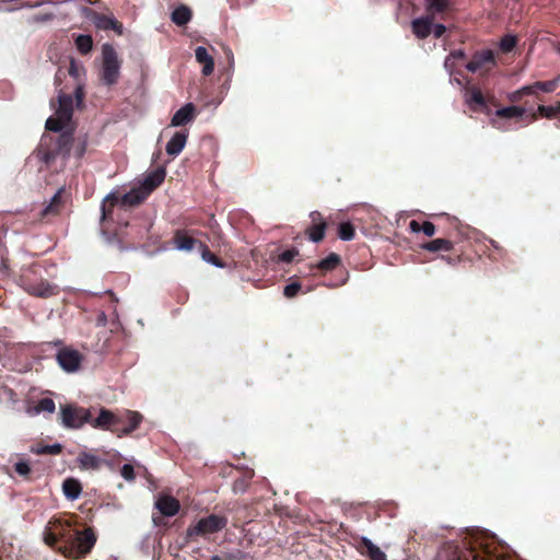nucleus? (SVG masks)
Listing matches in <instances>:
<instances>
[{
  "instance_id": "nucleus-1",
  "label": "nucleus",
  "mask_w": 560,
  "mask_h": 560,
  "mask_svg": "<svg viewBox=\"0 0 560 560\" xmlns=\"http://www.w3.org/2000/svg\"><path fill=\"white\" fill-rule=\"evenodd\" d=\"M50 524L60 541L58 550L67 558L83 559L96 544L97 536L94 529L92 527L78 529L74 517H54Z\"/></svg>"
},
{
  "instance_id": "nucleus-2",
  "label": "nucleus",
  "mask_w": 560,
  "mask_h": 560,
  "mask_svg": "<svg viewBox=\"0 0 560 560\" xmlns=\"http://www.w3.org/2000/svg\"><path fill=\"white\" fill-rule=\"evenodd\" d=\"M143 420L139 411L124 410L114 412L106 408H101L100 413L94 418L92 428L110 431L117 438L130 435L136 431Z\"/></svg>"
},
{
  "instance_id": "nucleus-3",
  "label": "nucleus",
  "mask_w": 560,
  "mask_h": 560,
  "mask_svg": "<svg viewBox=\"0 0 560 560\" xmlns=\"http://www.w3.org/2000/svg\"><path fill=\"white\" fill-rule=\"evenodd\" d=\"M228 525V518L223 515L210 514L191 524L186 529V539L196 540L198 537L206 538L211 534L221 532Z\"/></svg>"
},
{
  "instance_id": "nucleus-4",
  "label": "nucleus",
  "mask_w": 560,
  "mask_h": 560,
  "mask_svg": "<svg viewBox=\"0 0 560 560\" xmlns=\"http://www.w3.org/2000/svg\"><path fill=\"white\" fill-rule=\"evenodd\" d=\"M74 138L72 132L65 131L56 137L51 145L46 149H40V160L46 164L50 165L57 158L67 160L70 156L71 149L73 147Z\"/></svg>"
},
{
  "instance_id": "nucleus-5",
  "label": "nucleus",
  "mask_w": 560,
  "mask_h": 560,
  "mask_svg": "<svg viewBox=\"0 0 560 560\" xmlns=\"http://www.w3.org/2000/svg\"><path fill=\"white\" fill-rule=\"evenodd\" d=\"M102 80L103 82L112 86L118 82L120 75L121 61L118 58V54L115 48L105 44L102 47Z\"/></svg>"
},
{
  "instance_id": "nucleus-6",
  "label": "nucleus",
  "mask_w": 560,
  "mask_h": 560,
  "mask_svg": "<svg viewBox=\"0 0 560 560\" xmlns=\"http://www.w3.org/2000/svg\"><path fill=\"white\" fill-rule=\"evenodd\" d=\"M61 423L68 429H80L85 423L92 425L93 418L89 409L71 404L60 406Z\"/></svg>"
},
{
  "instance_id": "nucleus-7",
  "label": "nucleus",
  "mask_w": 560,
  "mask_h": 560,
  "mask_svg": "<svg viewBox=\"0 0 560 560\" xmlns=\"http://www.w3.org/2000/svg\"><path fill=\"white\" fill-rule=\"evenodd\" d=\"M20 282L25 292L37 298L47 299L59 292L56 284H51L45 279H32L28 275L21 276Z\"/></svg>"
},
{
  "instance_id": "nucleus-8",
  "label": "nucleus",
  "mask_w": 560,
  "mask_h": 560,
  "mask_svg": "<svg viewBox=\"0 0 560 560\" xmlns=\"http://www.w3.org/2000/svg\"><path fill=\"white\" fill-rule=\"evenodd\" d=\"M560 83V74L549 81H536L533 84L525 85L511 94L512 102H520L524 95H538V93H552Z\"/></svg>"
},
{
  "instance_id": "nucleus-9",
  "label": "nucleus",
  "mask_w": 560,
  "mask_h": 560,
  "mask_svg": "<svg viewBox=\"0 0 560 560\" xmlns=\"http://www.w3.org/2000/svg\"><path fill=\"white\" fill-rule=\"evenodd\" d=\"M68 201V194L65 187H61L52 196L49 203L39 212V220L50 222L54 218L60 215Z\"/></svg>"
},
{
  "instance_id": "nucleus-10",
  "label": "nucleus",
  "mask_w": 560,
  "mask_h": 560,
  "mask_svg": "<svg viewBox=\"0 0 560 560\" xmlns=\"http://www.w3.org/2000/svg\"><path fill=\"white\" fill-rule=\"evenodd\" d=\"M56 359L63 371L74 373L80 369L83 355L78 350L63 347L57 352Z\"/></svg>"
},
{
  "instance_id": "nucleus-11",
  "label": "nucleus",
  "mask_w": 560,
  "mask_h": 560,
  "mask_svg": "<svg viewBox=\"0 0 560 560\" xmlns=\"http://www.w3.org/2000/svg\"><path fill=\"white\" fill-rule=\"evenodd\" d=\"M495 65V58L492 50L487 49L474 54L471 60L466 65L469 72H488Z\"/></svg>"
},
{
  "instance_id": "nucleus-12",
  "label": "nucleus",
  "mask_w": 560,
  "mask_h": 560,
  "mask_svg": "<svg viewBox=\"0 0 560 560\" xmlns=\"http://www.w3.org/2000/svg\"><path fill=\"white\" fill-rule=\"evenodd\" d=\"M88 16L91 19L96 28L103 31L113 30L119 35L122 34V24L114 16H109L92 10H90V14Z\"/></svg>"
},
{
  "instance_id": "nucleus-13",
  "label": "nucleus",
  "mask_w": 560,
  "mask_h": 560,
  "mask_svg": "<svg viewBox=\"0 0 560 560\" xmlns=\"http://www.w3.org/2000/svg\"><path fill=\"white\" fill-rule=\"evenodd\" d=\"M200 241L195 238L189 231L177 229L172 237V244L177 250L191 252L196 245L199 246Z\"/></svg>"
},
{
  "instance_id": "nucleus-14",
  "label": "nucleus",
  "mask_w": 560,
  "mask_h": 560,
  "mask_svg": "<svg viewBox=\"0 0 560 560\" xmlns=\"http://www.w3.org/2000/svg\"><path fill=\"white\" fill-rule=\"evenodd\" d=\"M166 171L160 166L145 175L139 187L148 195L155 190L165 179Z\"/></svg>"
},
{
  "instance_id": "nucleus-15",
  "label": "nucleus",
  "mask_w": 560,
  "mask_h": 560,
  "mask_svg": "<svg viewBox=\"0 0 560 560\" xmlns=\"http://www.w3.org/2000/svg\"><path fill=\"white\" fill-rule=\"evenodd\" d=\"M154 506L160 511L162 516L167 517L176 515L180 510L179 501L176 498L168 494L160 495L155 501Z\"/></svg>"
},
{
  "instance_id": "nucleus-16",
  "label": "nucleus",
  "mask_w": 560,
  "mask_h": 560,
  "mask_svg": "<svg viewBox=\"0 0 560 560\" xmlns=\"http://www.w3.org/2000/svg\"><path fill=\"white\" fill-rule=\"evenodd\" d=\"M312 219V225L306 230L310 240L315 243L320 242L325 236L326 222L324 221L320 212L313 211L310 214Z\"/></svg>"
},
{
  "instance_id": "nucleus-17",
  "label": "nucleus",
  "mask_w": 560,
  "mask_h": 560,
  "mask_svg": "<svg viewBox=\"0 0 560 560\" xmlns=\"http://www.w3.org/2000/svg\"><path fill=\"white\" fill-rule=\"evenodd\" d=\"M196 117V106L192 103H187L180 107L172 117L171 126L179 127L185 126L192 121Z\"/></svg>"
},
{
  "instance_id": "nucleus-18",
  "label": "nucleus",
  "mask_w": 560,
  "mask_h": 560,
  "mask_svg": "<svg viewBox=\"0 0 560 560\" xmlns=\"http://www.w3.org/2000/svg\"><path fill=\"white\" fill-rule=\"evenodd\" d=\"M433 15L421 16L412 20V33L420 39L427 38L432 33Z\"/></svg>"
},
{
  "instance_id": "nucleus-19",
  "label": "nucleus",
  "mask_w": 560,
  "mask_h": 560,
  "mask_svg": "<svg viewBox=\"0 0 560 560\" xmlns=\"http://www.w3.org/2000/svg\"><path fill=\"white\" fill-rule=\"evenodd\" d=\"M149 196L139 187H133L130 191L119 196L121 208L136 207L142 203Z\"/></svg>"
},
{
  "instance_id": "nucleus-20",
  "label": "nucleus",
  "mask_w": 560,
  "mask_h": 560,
  "mask_svg": "<svg viewBox=\"0 0 560 560\" xmlns=\"http://www.w3.org/2000/svg\"><path fill=\"white\" fill-rule=\"evenodd\" d=\"M56 115L66 118V121H70L73 115V98L72 95L60 93L58 96V108Z\"/></svg>"
},
{
  "instance_id": "nucleus-21",
  "label": "nucleus",
  "mask_w": 560,
  "mask_h": 560,
  "mask_svg": "<svg viewBox=\"0 0 560 560\" xmlns=\"http://www.w3.org/2000/svg\"><path fill=\"white\" fill-rule=\"evenodd\" d=\"M187 138H188L187 130L175 132V135L171 138V140L166 144L167 154L172 155V156L178 155L185 148Z\"/></svg>"
},
{
  "instance_id": "nucleus-22",
  "label": "nucleus",
  "mask_w": 560,
  "mask_h": 560,
  "mask_svg": "<svg viewBox=\"0 0 560 560\" xmlns=\"http://www.w3.org/2000/svg\"><path fill=\"white\" fill-rule=\"evenodd\" d=\"M79 468L82 470H97L104 460L89 452H81L77 458Z\"/></svg>"
},
{
  "instance_id": "nucleus-23",
  "label": "nucleus",
  "mask_w": 560,
  "mask_h": 560,
  "mask_svg": "<svg viewBox=\"0 0 560 560\" xmlns=\"http://www.w3.org/2000/svg\"><path fill=\"white\" fill-rule=\"evenodd\" d=\"M116 206L120 207L119 195L116 192H110L105 197L101 206L102 222L113 220V211Z\"/></svg>"
},
{
  "instance_id": "nucleus-24",
  "label": "nucleus",
  "mask_w": 560,
  "mask_h": 560,
  "mask_svg": "<svg viewBox=\"0 0 560 560\" xmlns=\"http://www.w3.org/2000/svg\"><path fill=\"white\" fill-rule=\"evenodd\" d=\"M196 60L202 65V74L208 77L214 70V61L206 47L198 46L195 50Z\"/></svg>"
},
{
  "instance_id": "nucleus-25",
  "label": "nucleus",
  "mask_w": 560,
  "mask_h": 560,
  "mask_svg": "<svg viewBox=\"0 0 560 560\" xmlns=\"http://www.w3.org/2000/svg\"><path fill=\"white\" fill-rule=\"evenodd\" d=\"M467 103L475 112L488 110V98L482 94L479 89H471L468 91Z\"/></svg>"
},
{
  "instance_id": "nucleus-26",
  "label": "nucleus",
  "mask_w": 560,
  "mask_h": 560,
  "mask_svg": "<svg viewBox=\"0 0 560 560\" xmlns=\"http://www.w3.org/2000/svg\"><path fill=\"white\" fill-rule=\"evenodd\" d=\"M62 491L68 500L74 501L82 493V485L75 478H67L62 482Z\"/></svg>"
},
{
  "instance_id": "nucleus-27",
  "label": "nucleus",
  "mask_w": 560,
  "mask_h": 560,
  "mask_svg": "<svg viewBox=\"0 0 560 560\" xmlns=\"http://www.w3.org/2000/svg\"><path fill=\"white\" fill-rule=\"evenodd\" d=\"M421 248L431 252H451L454 248V243L451 240L447 238H435L430 242L423 243L421 245Z\"/></svg>"
},
{
  "instance_id": "nucleus-28",
  "label": "nucleus",
  "mask_w": 560,
  "mask_h": 560,
  "mask_svg": "<svg viewBox=\"0 0 560 560\" xmlns=\"http://www.w3.org/2000/svg\"><path fill=\"white\" fill-rule=\"evenodd\" d=\"M192 18V12L191 10L185 5V4H180L178 5L171 14V20L173 23H175L176 25L178 26H184L186 25L187 23L190 22Z\"/></svg>"
},
{
  "instance_id": "nucleus-29",
  "label": "nucleus",
  "mask_w": 560,
  "mask_h": 560,
  "mask_svg": "<svg viewBox=\"0 0 560 560\" xmlns=\"http://www.w3.org/2000/svg\"><path fill=\"white\" fill-rule=\"evenodd\" d=\"M340 262V256L336 253H330L326 258L322 259L315 268L324 273L336 269Z\"/></svg>"
},
{
  "instance_id": "nucleus-30",
  "label": "nucleus",
  "mask_w": 560,
  "mask_h": 560,
  "mask_svg": "<svg viewBox=\"0 0 560 560\" xmlns=\"http://www.w3.org/2000/svg\"><path fill=\"white\" fill-rule=\"evenodd\" d=\"M198 248L201 253V258L205 261H207L215 267H219V268L225 267V264L223 262V260L221 258H219L218 256H215L205 243H202V242L199 243Z\"/></svg>"
},
{
  "instance_id": "nucleus-31",
  "label": "nucleus",
  "mask_w": 560,
  "mask_h": 560,
  "mask_svg": "<svg viewBox=\"0 0 560 560\" xmlns=\"http://www.w3.org/2000/svg\"><path fill=\"white\" fill-rule=\"evenodd\" d=\"M362 545L366 548V555L370 560H386V555L370 539L363 538Z\"/></svg>"
},
{
  "instance_id": "nucleus-32",
  "label": "nucleus",
  "mask_w": 560,
  "mask_h": 560,
  "mask_svg": "<svg viewBox=\"0 0 560 560\" xmlns=\"http://www.w3.org/2000/svg\"><path fill=\"white\" fill-rule=\"evenodd\" d=\"M62 450L63 447L59 443L52 445H36L31 447V452L37 455H59L62 452Z\"/></svg>"
},
{
  "instance_id": "nucleus-33",
  "label": "nucleus",
  "mask_w": 560,
  "mask_h": 560,
  "mask_svg": "<svg viewBox=\"0 0 560 560\" xmlns=\"http://www.w3.org/2000/svg\"><path fill=\"white\" fill-rule=\"evenodd\" d=\"M77 49L82 54L86 55L91 52L93 48V39L91 35L80 34L75 38Z\"/></svg>"
},
{
  "instance_id": "nucleus-34",
  "label": "nucleus",
  "mask_w": 560,
  "mask_h": 560,
  "mask_svg": "<svg viewBox=\"0 0 560 560\" xmlns=\"http://www.w3.org/2000/svg\"><path fill=\"white\" fill-rule=\"evenodd\" d=\"M525 114V108L520 106H508L500 108L495 112V115L500 118H515L521 117Z\"/></svg>"
},
{
  "instance_id": "nucleus-35",
  "label": "nucleus",
  "mask_w": 560,
  "mask_h": 560,
  "mask_svg": "<svg viewBox=\"0 0 560 560\" xmlns=\"http://www.w3.org/2000/svg\"><path fill=\"white\" fill-rule=\"evenodd\" d=\"M427 10L432 13V15L435 13H443L450 7V0H427Z\"/></svg>"
},
{
  "instance_id": "nucleus-36",
  "label": "nucleus",
  "mask_w": 560,
  "mask_h": 560,
  "mask_svg": "<svg viewBox=\"0 0 560 560\" xmlns=\"http://www.w3.org/2000/svg\"><path fill=\"white\" fill-rule=\"evenodd\" d=\"M338 236L343 241H351L355 236V229L350 222H342L338 228Z\"/></svg>"
},
{
  "instance_id": "nucleus-37",
  "label": "nucleus",
  "mask_w": 560,
  "mask_h": 560,
  "mask_svg": "<svg viewBox=\"0 0 560 560\" xmlns=\"http://www.w3.org/2000/svg\"><path fill=\"white\" fill-rule=\"evenodd\" d=\"M44 541L47 546L51 548H58L60 546V541L58 536L55 534L54 526L48 523V526L44 530Z\"/></svg>"
},
{
  "instance_id": "nucleus-38",
  "label": "nucleus",
  "mask_w": 560,
  "mask_h": 560,
  "mask_svg": "<svg viewBox=\"0 0 560 560\" xmlns=\"http://www.w3.org/2000/svg\"><path fill=\"white\" fill-rule=\"evenodd\" d=\"M69 121H66V118H61L56 115V117H49L46 120V129L49 131L58 132L62 130V128L68 124Z\"/></svg>"
},
{
  "instance_id": "nucleus-39",
  "label": "nucleus",
  "mask_w": 560,
  "mask_h": 560,
  "mask_svg": "<svg viewBox=\"0 0 560 560\" xmlns=\"http://www.w3.org/2000/svg\"><path fill=\"white\" fill-rule=\"evenodd\" d=\"M538 113L540 116L546 118H555L560 114V103L557 106L539 105Z\"/></svg>"
},
{
  "instance_id": "nucleus-40",
  "label": "nucleus",
  "mask_w": 560,
  "mask_h": 560,
  "mask_svg": "<svg viewBox=\"0 0 560 560\" xmlns=\"http://www.w3.org/2000/svg\"><path fill=\"white\" fill-rule=\"evenodd\" d=\"M516 37L513 35H505L500 42V48L503 52L512 51L516 46Z\"/></svg>"
},
{
  "instance_id": "nucleus-41",
  "label": "nucleus",
  "mask_w": 560,
  "mask_h": 560,
  "mask_svg": "<svg viewBox=\"0 0 560 560\" xmlns=\"http://www.w3.org/2000/svg\"><path fill=\"white\" fill-rule=\"evenodd\" d=\"M55 19V14L51 12L37 13L30 18V23L32 24H42L50 22Z\"/></svg>"
},
{
  "instance_id": "nucleus-42",
  "label": "nucleus",
  "mask_w": 560,
  "mask_h": 560,
  "mask_svg": "<svg viewBox=\"0 0 560 560\" xmlns=\"http://www.w3.org/2000/svg\"><path fill=\"white\" fill-rule=\"evenodd\" d=\"M55 401L48 397L42 398L37 404L38 411H47L49 413H52L55 411Z\"/></svg>"
},
{
  "instance_id": "nucleus-43",
  "label": "nucleus",
  "mask_w": 560,
  "mask_h": 560,
  "mask_svg": "<svg viewBox=\"0 0 560 560\" xmlns=\"http://www.w3.org/2000/svg\"><path fill=\"white\" fill-rule=\"evenodd\" d=\"M73 144H74L75 156L81 159L86 151V147H88L86 137L78 138L77 141L73 142Z\"/></svg>"
},
{
  "instance_id": "nucleus-44",
  "label": "nucleus",
  "mask_w": 560,
  "mask_h": 560,
  "mask_svg": "<svg viewBox=\"0 0 560 560\" xmlns=\"http://www.w3.org/2000/svg\"><path fill=\"white\" fill-rule=\"evenodd\" d=\"M301 290V284L299 282H292L284 287L283 294L288 299H292L296 296V294Z\"/></svg>"
},
{
  "instance_id": "nucleus-45",
  "label": "nucleus",
  "mask_w": 560,
  "mask_h": 560,
  "mask_svg": "<svg viewBox=\"0 0 560 560\" xmlns=\"http://www.w3.org/2000/svg\"><path fill=\"white\" fill-rule=\"evenodd\" d=\"M299 255V250L295 248L287 249L279 255V261L290 264Z\"/></svg>"
},
{
  "instance_id": "nucleus-46",
  "label": "nucleus",
  "mask_w": 560,
  "mask_h": 560,
  "mask_svg": "<svg viewBox=\"0 0 560 560\" xmlns=\"http://www.w3.org/2000/svg\"><path fill=\"white\" fill-rule=\"evenodd\" d=\"M14 469L15 471L20 475V476H23L25 478H28L30 474H31V466L28 465L27 462H19L14 465Z\"/></svg>"
},
{
  "instance_id": "nucleus-47",
  "label": "nucleus",
  "mask_w": 560,
  "mask_h": 560,
  "mask_svg": "<svg viewBox=\"0 0 560 560\" xmlns=\"http://www.w3.org/2000/svg\"><path fill=\"white\" fill-rule=\"evenodd\" d=\"M120 474L124 477V479L128 481H131L136 478L135 469L130 464H124L120 469Z\"/></svg>"
},
{
  "instance_id": "nucleus-48",
  "label": "nucleus",
  "mask_w": 560,
  "mask_h": 560,
  "mask_svg": "<svg viewBox=\"0 0 560 560\" xmlns=\"http://www.w3.org/2000/svg\"><path fill=\"white\" fill-rule=\"evenodd\" d=\"M435 225L430 221H424L421 224V232H423L427 236L431 237L435 234Z\"/></svg>"
},
{
  "instance_id": "nucleus-49",
  "label": "nucleus",
  "mask_w": 560,
  "mask_h": 560,
  "mask_svg": "<svg viewBox=\"0 0 560 560\" xmlns=\"http://www.w3.org/2000/svg\"><path fill=\"white\" fill-rule=\"evenodd\" d=\"M248 486V478L244 477L242 479H237L234 481L233 489L234 491H245Z\"/></svg>"
},
{
  "instance_id": "nucleus-50",
  "label": "nucleus",
  "mask_w": 560,
  "mask_h": 560,
  "mask_svg": "<svg viewBox=\"0 0 560 560\" xmlns=\"http://www.w3.org/2000/svg\"><path fill=\"white\" fill-rule=\"evenodd\" d=\"M432 32H433L435 38H440L446 32V27L443 24H436V25H433Z\"/></svg>"
},
{
  "instance_id": "nucleus-51",
  "label": "nucleus",
  "mask_w": 560,
  "mask_h": 560,
  "mask_svg": "<svg viewBox=\"0 0 560 560\" xmlns=\"http://www.w3.org/2000/svg\"><path fill=\"white\" fill-rule=\"evenodd\" d=\"M421 224L422 223H419L418 221L416 220H412L410 221L409 223V230L413 233H418V232H421Z\"/></svg>"
},
{
  "instance_id": "nucleus-52",
  "label": "nucleus",
  "mask_w": 560,
  "mask_h": 560,
  "mask_svg": "<svg viewBox=\"0 0 560 560\" xmlns=\"http://www.w3.org/2000/svg\"><path fill=\"white\" fill-rule=\"evenodd\" d=\"M148 232H149V224L145 223V225L142 229L137 231L136 237L139 240H142L147 235Z\"/></svg>"
},
{
  "instance_id": "nucleus-53",
  "label": "nucleus",
  "mask_w": 560,
  "mask_h": 560,
  "mask_svg": "<svg viewBox=\"0 0 560 560\" xmlns=\"http://www.w3.org/2000/svg\"><path fill=\"white\" fill-rule=\"evenodd\" d=\"M74 94H75L77 103L79 105L82 102L83 96H84L82 86H77Z\"/></svg>"
},
{
  "instance_id": "nucleus-54",
  "label": "nucleus",
  "mask_w": 560,
  "mask_h": 560,
  "mask_svg": "<svg viewBox=\"0 0 560 560\" xmlns=\"http://www.w3.org/2000/svg\"><path fill=\"white\" fill-rule=\"evenodd\" d=\"M450 57H453L455 59H464L466 57L465 52L460 49L453 50L450 55Z\"/></svg>"
},
{
  "instance_id": "nucleus-55",
  "label": "nucleus",
  "mask_w": 560,
  "mask_h": 560,
  "mask_svg": "<svg viewBox=\"0 0 560 560\" xmlns=\"http://www.w3.org/2000/svg\"><path fill=\"white\" fill-rule=\"evenodd\" d=\"M152 521H153L155 526H165L166 525V523H165V521H164L162 515L161 516H153Z\"/></svg>"
},
{
  "instance_id": "nucleus-56",
  "label": "nucleus",
  "mask_w": 560,
  "mask_h": 560,
  "mask_svg": "<svg viewBox=\"0 0 560 560\" xmlns=\"http://www.w3.org/2000/svg\"><path fill=\"white\" fill-rule=\"evenodd\" d=\"M69 73H70L71 75H75V73H77V69H75V66H74V63H73V62H72V63H71V66H70Z\"/></svg>"
},
{
  "instance_id": "nucleus-57",
  "label": "nucleus",
  "mask_w": 560,
  "mask_h": 560,
  "mask_svg": "<svg viewBox=\"0 0 560 560\" xmlns=\"http://www.w3.org/2000/svg\"><path fill=\"white\" fill-rule=\"evenodd\" d=\"M42 2H36L35 4H31V3H23L21 4L20 8H23V7H28V8H33V7H36V5H39Z\"/></svg>"
},
{
  "instance_id": "nucleus-58",
  "label": "nucleus",
  "mask_w": 560,
  "mask_h": 560,
  "mask_svg": "<svg viewBox=\"0 0 560 560\" xmlns=\"http://www.w3.org/2000/svg\"><path fill=\"white\" fill-rule=\"evenodd\" d=\"M210 560H223V559L219 556H213Z\"/></svg>"
}]
</instances>
